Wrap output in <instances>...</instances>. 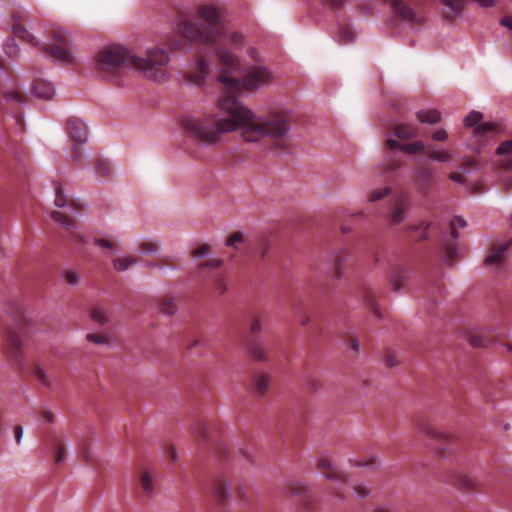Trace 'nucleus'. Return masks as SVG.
Listing matches in <instances>:
<instances>
[{"label": "nucleus", "instance_id": "nucleus-1", "mask_svg": "<svg viewBox=\"0 0 512 512\" xmlns=\"http://www.w3.org/2000/svg\"><path fill=\"white\" fill-rule=\"evenodd\" d=\"M222 116H188L184 119L185 132L195 141L205 145L220 143L221 136L241 129L245 142H258L269 139L277 148L286 149L290 140L292 115L285 111H275L255 115L235 98L227 97L219 103Z\"/></svg>", "mask_w": 512, "mask_h": 512}, {"label": "nucleus", "instance_id": "nucleus-2", "mask_svg": "<svg viewBox=\"0 0 512 512\" xmlns=\"http://www.w3.org/2000/svg\"><path fill=\"white\" fill-rule=\"evenodd\" d=\"M169 61L168 53L162 48H151L144 56H138L121 45H111L97 54L96 68L106 74H116L133 67L149 80L165 81L168 78L165 67Z\"/></svg>", "mask_w": 512, "mask_h": 512}, {"label": "nucleus", "instance_id": "nucleus-3", "mask_svg": "<svg viewBox=\"0 0 512 512\" xmlns=\"http://www.w3.org/2000/svg\"><path fill=\"white\" fill-rule=\"evenodd\" d=\"M182 31L191 41L200 44L225 43L234 48H240L244 45V35L238 31L229 32L225 25L203 26L200 23L186 21L183 23Z\"/></svg>", "mask_w": 512, "mask_h": 512}, {"label": "nucleus", "instance_id": "nucleus-4", "mask_svg": "<svg viewBox=\"0 0 512 512\" xmlns=\"http://www.w3.org/2000/svg\"><path fill=\"white\" fill-rule=\"evenodd\" d=\"M217 81L230 91H238L241 88L257 90L270 84L273 81V75L267 67L258 65L250 68L241 80L230 72L224 71L217 77Z\"/></svg>", "mask_w": 512, "mask_h": 512}, {"label": "nucleus", "instance_id": "nucleus-5", "mask_svg": "<svg viewBox=\"0 0 512 512\" xmlns=\"http://www.w3.org/2000/svg\"><path fill=\"white\" fill-rule=\"evenodd\" d=\"M51 35L54 40V43L47 44L45 47V51L50 56L63 63H74L75 57L71 51L70 41L66 31L59 26H54L51 29Z\"/></svg>", "mask_w": 512, "mask_h": 512}, {"label": "nucleus", "instance_id": "nucleus-6", "mask_svg": "<svg viewBox=\"0 0 512 512\" xmlns=\"http://www.w3.org/2000/svg\"><path fill=\"white\" fill-rule=\"evenodd\" d=\"M7 343V358L9 362L18 368L21 367L24 362V349L20 336L15 332L9 333Z\"/></svg>", "mask_w": 512, "mask_h": 512}, {"label": "nucleus", "instance_id": "nucleus-7", "mask_svg": "<svg viewBox=\"0 0 512 512\" xmlns=\"http://www.w3.org/2000/svg\"><path fill=\"white\" fill-rule=\"evenodd\" d=\"M198 17L206 22L203 26H219L222 24V13L219 8L213 5L202 4L197 8Z\"/></svg>", "mask_w": 512, "mask_h": 512}, {"label": "nucleus", "instance_id": "nucleus-8", "mask_svg": "<svg viewBox=\"0 0 512 512\" xmlns=\"http://www.w3.org/2000/svg\"><path fill=\"white\" fill-rule=\"evenodd\" d=\"M317 466L321 470L322 475L328 480H334L342 484L348 481L347 476L339 471L330 459L320 460Z\"/></svg>", "mask_w": 512, "mask_h": 512}, {"label": "nucleus", "instance_id": "nucleus-9", "mask_svg": "<svg viewBox=\"0 0 512 512\" xmlns=\"http://www.w3.org/2000/svg\"><path fill=\"white\" fill-rule=\"evenodd\" d=\"M67 131L75 144H83L87 141V128L84 122L78 118L67 122Z\"/></svg>", "mask_w": 512, "mask_h": 512}, {"label": "nucleus", "instance_id": "nucleus-10", "mask_svg": "<svg viewBox=\"0 0 512 512\" xmlns=\"http://www.w3.org/2000/svg\"><path fill=\"white\" fill-rule=\"evenodd\" d=\"M416 425L418 431L424 436H428L446 443L453 441V436L451 434L439 431L429 421L421 420L418 421Z\"/></svg>", "mask_w": 512, "mask_h": 512}, {"label": "nucleus", "instance_id": "nucleus-11", "mask_svg": "<svg viewBox=\"0 0 512 512\" xmlns=\"http://www.w3.org/2000/svg\"><path fill=\"white\" fill-rule=\"evenodd\" d=\"M408 202L404 196L397 197L390 213V224L399 225L407 219Z\"/></svg>", "mask_w": 512, "mask_h": 512}, {"label": "nucleus", "instance_id": "nucleus-12", "mask_svg": "<svg viewBox=\"0 0 512 512\" xmlns=\"http://www.w3.org/2000/svg\"><path fill=\"white\" fill-rule=\"evenodd\" d=\"M451 481L453 485L466 491H475L480 487V483L475 477L463 472L453 473Z\"/></svg>", "mask_w": 512, "mask_h": 512}, {"label": "nucleus", "instance_id": "nucleus-13", "mask_svg": "<svg viewBox=\"0 0 512 512\" xmlns=\"http://www.w3.org/2000/svg\"><path fill=\"white\" fill-rule=\"evenodd\" d=\"M209 74V63L205 59L199 58L194 65V70L189 72L187 78L190 82L200 85Z\"/></svg>", "mask_w": 512, "mask_h": 512}, {"label": "nucleus", "instance_id": "nucleus-14", "mask_svg": "<svg viewBox=\"0 0 512 512\" xmlns=\"http://www.w3.org/2000/svg\"><path fill=\"white\" fill-rule=\"evenodd\" d=\"M31 93L39 99L51 100L55 95V89L51 83L39 79L34 82Z\"/></svg>", "mask_w": 512, "mask_h": 512}, {"label": "nucleus", "instance_id": "nucleus-15", "mask_svg": "<svg viewBox=\"0 0 512 512\" xmlns=\"http://www.w3.org/2000/svg\"><path fill=\"white\" fill-rule=\"evenodd\" d=\"M217 55H218L219 62L224 67L227 68V69H224L222 71V73L224 71H227V72H230L232 74V72L230 70L239 69V60H238V58L233 53H231L227 48H220V49H218L217 50Z\"/></svg>", "mask_w": 512, "mask_h": 512}, {"label": "nucleus", "instance_id": "nucleus-16", "mask_svg": "<svg viewBox=\"0 0 512 512\" xmlns=\"http://www.w3.org/2000/svg\"><path fill=\"white\" fill-rule=\"evenodd\" d=\"M391 6L404 21H417L414 10L401 0H392Z\"/></svg>", "mask_w": 512, "mask_h": 512}, {"label": "nucleus", "instance_id": "nucleus-17", "mask_svg": "<svg viewBox=\"0 0 512 512\" xmlns=\"http://www.w3.org/2000/svg\"><path fill=\"white\" fill-rule=\"evenodd\" d=\"M271 383V377L266 374H258L253 377L252 387L255 394L263 396L267 393Z\"/></svg>", "mask_w": 512, "mask_h": 512}, {"label": "nucleus", "instance_id": "nucleus-18", "mask_svg": "<svg viewBox=\"0 0 512 512\" xmlns=\"http://www.w3.org/2000/svg\"><path fill=\"white\" fill-rule=\"evenodd\" d=\"M226 246L231 247L234 251H241V245L251 246L252 242L241 231H235L229 235L225 242Z\"/></svg>", "mask_w": 512, "mask_h": 512}, {"label": "nucleus", "instance_id": "nucleus-19", "mask_svg": "<svg viewBox=\"0 0 512 512\" xmlns=\"http://www.w3.org/2000/svg\"><path fill=\"white\" fill-rule=\"evenodd\" d=\"M394 134L400 139H411L418 136V127L412 124H396Z\"/></svg>", "mask_w": 512, "mask_h": 512}, {"label": "nucleus", "instance_id": "nucleus-20", "mask_svg": "<svg viewBox=\"0 0 512 512\" xmlns=\"http://www.w3.org/2000/svg\"><path fill=\"white\" fill-rule=\"evenodd\" d=\"M417 118L424 124H436L441 121V112L436 109H423L417 112Z\"/></svg>", "mask_w": 512, "mask_h": 512}, {"label": "nucleus", "instance_id": "nucleus-21", "mask_svg": "<svg viewBox=\"0 0 512 512\" xmlns=\"http://www.w3.org/2000/svg\"><path fill=\"white\" fill-rule=\"evenodd\" d=\"M50 217L53 221L60 224L62 227L69 231H74L77 229V223L63 212L52 211L50 212Z\"/></svg>", "mask_w": 512, "mask_h": 512}, {"label": "nucleus", "instance_id": "nucleus-22", "mask_svg": "<svg viewBox=\"0 0 512 512\" xmlns=\"http://www.w3.org/2000/svg\"><path fill=\"white\" fill-rule=\"evenodd\" d=\"M159 311L167 316L175 314L178 310L176 299L171 296H164L158 303Z\"/></svg>", "mask_w": 512, "mask_h": 512}, {"label": "nucleus", "instance_id": "nucleus-23", "mask_svg": "<svg viewBox=\"0 0 512 512\" xmlns=\"http://www.w3.org/2000/svg\"><path fill=\"white\" fill-rule=\"evenodd\" d=\"M229 491L230 486L224 481H216L213 485V495L220 505L228 499Z\"/></svg>", "mask_w": 512, "mask_h": 512}, {"label": "nucleus", "instance_id": "nucleus-24", "mask_svg": "<svg viewBox=\"0 0 512 512\" xmlns=\"http://www.w3.org/2000/svg\"><path fill=\"white\" fill-rule=\"evenodd\" d=\"M427 155L430 160L448 163L451 161L452 153L449 149H432L427 150Z\"/></svg>", "mask_w": 512, "mask_h": 512}, {"label": "nucleus", "instance_id": "nucleus-25", "mask_svg": "<svg viewBox=\"0 0 512 512\" xmlns=\"http://www.w3.org/2000/svg\"><path fill=\"white\" fill-rule=\"evenodd\" d=\"M187 20H184L182 21L181 25H180V34L181 36H178V35H173L171 36V38L168 40V46L173 49V50H182V49H185L186 46H187V43H186V40H189L190 42H193V43H196L195 41H191L188 37H186L182 31V27H183V23L186 22Z\"/></svg>", "mask_w": 512, "mask_h": 512}, {"label": "nucleus", "instance_id": "nucleus-26", "mask_svg": "<svg viewBox=\"0 0 512 512\" xmlns=\"http://www.w3.org/2000/svg\"><path fill=\"white\" fill-rule=\"evenodd\" d=\"M251 249L249 250V252H253V253H256V254H260L262 256L266 255V254H269V253H274V249H273V244L270 240L268 239H261L259 240L257 243H252V245L250 246Z\"/></svg>", "mask_w": 512, "mask_h": 512}, {"label": "nucleus", "instance_id": "nucleus-27", "mask_svg": "<svg viewBox=\"0 0 512 512\" xmlns=\"http://www.w3.org/2000/svg\"><path fill=\"white\" fill-rule=\"evenodd\" d=\"M34 376L43 386L48 388H52L54 386V381L51 375L42 366L36 365Z\"/></svg>", "mask_w": 512, "mask_h": 512}, {"label": "nucleus", "instance_id": "nucleus-28", "mask_svg": "<svg viewBox=\"0 0 512 512\" xmlns=\"http://www.w3.org/2000/svg\"><path fill=\"white\" fill-rule=\"evenodd\" d=\"M12 25H23L31 22V16L28 10L25 8H17L12 12Z\"/></svg>", "mask_w": 512, "mask_h": 512}, {"label": "nucleus", "instance_id": "nucleus-29", "mask_svg": "<svg viewBox=\"0 0 512 512\" xmlns=\"http://www.w3.org/2000/svg\"><path fill=\"white\" fill-rule=\"evenodd\" d=\"M13 32L18 35L24 41L38 46L39 42L37 39L30 33V31L23 25H12Z\"/></svg>", "mask_w": 512, "mask_h": 512}, {"label": "nucleus", "instance_id": "nucleus-30", "mask_svg": "<svg viewBox=\"0 0 512 512\" xmlns=\"http://www.w3.org/2000/svg\"><path fill=\"white\" fill-rule=\"evenodd\" d=\"M505 258H485L484 267L492 273H499L504 270L506 263Z\"/></svg>", "mask_w": 512, "mask_h": 512}, {"label": "nucleus", "instance_id": "nucleus-31", "mask_svg": "<svg viewBox=\"0 0 512 512\" xmlns=\"http://www.w3.org/2000/svg\"><path fill=\"white\" fill-rule=\"evenodd\" d=\"M86 339L93 344L109 346L112 342V337L108 333H88Z\"/></svg>", "mask_w": 512, "mask_h": 512}, {"label": "nucleus", "instance_id": "nucleus-32", "mask_svg": "<svg viewBox=\"0 0 512 512\" xmlns=\"http://www.w3.org/2000/svg\"><path fill=\"white\" fill-rule=\"evenodd\" d=\"M53 186L55 189V199H54L55 206L58 208L65 207L68 203V199H67V195L65 194V192L62 189L61 183L55 181V182H53Z\"/></svg>", "mask_w": 512, "mask_h": 512}, {"label": "nucleus", "instance_id": "nucleus-33", "mask_svg": "<svg viewBox=\"0 0 512 512\" xmlns=\"http://www.w3.org/2000/svg\"><path fill=\"white\" fill-rule=\"evenodd\" d=\"M136 264L135 258H114L113 261V267L119 272H124Z\"/></svg>", "mask_w": 512, "mask_h": 512}, {"label": "nucleus", "instance_id": "nucleus-34", "mask_svg": "<svg viewBox=\"0 0 512 512\" xmlns=\"http://www.w3.org/2000/svg\"><path fill=\"white\" fill-rule=\"evenodd\" d=\"M95 244L98 245L103 253L113 254L118 253V246L115 242L107 239H95Z\"/></svg>", "mask_w": 512, "mask_h": 512}, {"label": "nucleus", "instance_id": "nucleus-35", "mask_svg": "<svg viewBox=\"0 0 512 512\" xmlns=\"http://www.w3.org/2000/svg\"><path fill=\"white\" fill-rule=\"evenodd\" d=\"M62 278L68 285H77L81 282V276L75 269H67L62 272Z\"/></svg>", "mask_w": 512, "mask_h": 512}, {"label": "nucleus", "instance_id": "nucleus-36", "mask_svg": "<svg viewBox=\"0 0 512 512\" xmlns=\"http://www.w3.org/2000/svg\"><path fill=\"white\" fill-rule=\"evenodd\" d=\"M3 48H4V53L9 58H14V57L18 56L20 53V48L16 44V42L13 38H7L4 42Z\"/></svg>", "mask_w": 512, "mask_h": 512}, {"label": "nucleus", "instance_id": "nucleus-37", "mask_svg": "<svg viewBox=\"0 0 512 512\" xmlns=\"http://www.w3.org/2000/svg\"><path fill=\"white\" fill-rule=\"evenodd\" d=\"M390 193L391 189L389 187L377 188L369 192L367 199L369 202H377L388 196Z\"/></svg>", "mask_w": 512, "mask_h": 512}, {"label": "nucleus", "instance_id": "nucleus-38", "mask_svg": "<svg viewBox=\"0 0 512 512\" xmlns=\"http://www.w3.org/2000/svg\"><path fill=\"white\" fill-rule=\"evenodd\" d=\"M483 114L478 111H471L464 119V125L466 127H475L481 124Z\"/></svg>", "mask_w": 512, "mask_h": 512}, {"label": "nucleus", "instance_id": "nucleus-39", "mask_svg": "<svg viewBox=\"0 0 512 512\" xmlns=\"http://www.w3.org/2000/svg\"><path fill=\"white\" fill-rule=\"evenodd\" d=\"M53 448L55 450V464H61L66 458V449L64 444L60 440H55L53 442Z\"/></svg>", "mask_w": 512, "mask_h": 512}, {"label": "nucleus", "instance_id": "nucleus-40", "mask_svg": "<svg viewBox=\"0 0 512 512\" xmlns=\"http://www.w3.org/2000/svg\"><path fill=\"white\" fill-rule=\"evenodd\" d=\"M222 265H223V262L220 258H214V259L206 260V261L200 263L199 268L201 269L202 273L205 274V271L207 269L219 270Z\"/></svg>", "mask_w": 512, "mask_h": 512}, {"label": "nucleus", "instance_id": "nucleus-41", "mask_svg": "<svg viewBox=\"0 0 512 512\" xmlns=\"http://www.w3.org/2000/svg\"><path fill=\"white\" fill-rule=\"evenodd\" d=\"M512 240L498 241L493 245V252L491 256H502L506 253L511 246Z\"/></svg>", "mask_w": 512, "mask_h": 512}, {"label": "nucleus", "instance_id": "nucleus-42", "mask_svg": "<svg viewBox=\"0 0 512 512\" xmlns=\"http://www.w3.org/2000/svg\"><path fill=\"white\" fill-rule=\"evenodd\" d=\"M91 318L95 323L99 325H104L108 322L106 311L102 308H94L91 311Z\"/></svg>", "mask_w": 512, "mask_h": 512}, {"label": "nucleus", "instance_id": "nucleus-43", "mask_svg": "<svg viewBox=\"0 0 512 512\" xmlns=\"http://www.w3.org/2000/svg\"><path fill=\"white\" fill-rule=\"evenodd\" d=\"M141 487L147 494H151L154 490L153 478L149 472H144L140 478Z\"/></svg>", "mask_w": 512, "mask_h": 512}, {"label": "nucleus", "instance_id": "nucleus-44", "mask_svg": "<svg viewBox=\"0 0 512 512\" xmlns=\"http://www.w3.org/2000/svg\"><path fill=\"white\" fill-rule=\"evenodd\" d=\"M496 130V125L492 122H484L476 126L474 130L475 135H483L486 136Z\"/></svg>", "mask_w": 512, "mask_h": 512}, {"label": "nucleus", "instance_id": "nucleus-45", "mask_svg": "<svg viewBox=\"0 0 512 512\" xmlns=\"http://www.w3.org/2000/svg\"><path fill=\"white\" fill-rule=\"evenodd\" d=\"M141 253L144 256H148L150 254H154L158 252V244L152 240H144L141 243Z\"/></svg>", "mask_w": 512, "mask_h": 512}, {"label": "nucleus", "instance_id": "nucleus-46", "mask_svg": "<svg viewBox=\"0 0 512 512\" xmlns=\"http://www.w3.org/2000/svg\"><path fill=\"white\" fill-rule=\"evenodd\" d=\"M424 148L425 145L422 141H415L413 143L401 146V150L407 154H416L422 151Z\"/></svg>", "mask_w": 512, "mask_h": 512}, {"label": "nucleus", "instance_id": "nucleus-47", "mask_svg": "<svg viewBox=\"0 0 512 512\" xmlns=\"http://www.w3.org/2000/svg\"><path fill=\"white\" fill-rule=\"evenodd\" d=\"M430 226H431V222L423 221L418 225L410 226L409 229H410V231L422 230V234L416 240L423 241L428 238L427 231L430 228Z\"/></svg>", "mask_w": 512, "mask_h": 512}, {"label": "nucleus", "instance_id": "nucleus-48", "mask_svg": "<svg viewBox=\"0 0 512 512\" xmlns=\"http://www.w3.org/2000/svg\"><path fill=\"white\" fill-rule=\"evenodd\" d=\"M3 98L6 101H16L19 104L25 103L24 96L16 90H10L2 93Z\"/></svg>", "mask_w": 512, "mask_h": 512}, {"label": "nucleus", "instance_id": "nucleus-49", "mask_svg": "<svg viewBox=\"0 0 512 512\" xmlns=\"http://www.w3.org/2000/svg\"><path fill=\"white\" fill-rule=\"evenodd\" d=\"M416 177L419 184H425L432 180V173L427 168L419 169L416 172Z\"/></svg>", "mask_w": 512, "mask_h": 512}, {"label": "nucleus", "instance_id": "nucleus-50", "mask_svg": "<svg viewBox=\"0 0 512 512\" xmlns=\"http://www.w3.org/2000/svg\"><path fill=\"white\" fill-rule=\"evenodd\" d=\"M96 174L100 180L106 179L109 177V168L108 166L102 162L98 161L95 166Z\"/></svg>", "mask_w": 512, "mask_h": 512}, {"label": "nucleus", "instance_id": "nucleus-51", "mask_svg": "<svg viewBox=\"0 0 512 512\" xmlns=\"http://www.w3.org/2000/svg\"><path fill=\"white\" fill-rule=\"evenodd\" d=\"M365 302H366V305L367 307L369 308L370 311H372L373 313H375V315L378 317V318H382V315L380 313V310H379V306H378V303L377 301L375 300L374 296L373 295H368L365 299Z\"/></svg>", "mask_w": 512, "mask_h": 512}, {"label": "nucleus", "instance_id": "nucleus-52", "mask_svg": "<svg viewBox=\"0 0 512 512\" xmlns=\"http://www.w3.org/2000/svg\"><path fill=\"white\" fill-rule=\"evenodd\" d=\"M442 3L456 15L460 14L463 10V4L459 0H442Z\"/></svg>", "mask_w": 512, "mask_h": 512}, {"label": "nucleus", "instance_id": "nucleus-53", "mask_svg": "<svg viewBox=\"0 0 512 512\" xmlns=\"http://www.w3.org/2000/svg\"><path fill=\"white\" fill-rule=\"evenodd\" d=\"M353 492L357 498H366L370 495V489L363 484H355Z\"/></svg>", "mask_w": 512, "mask_h": 512}, {"label": "nucleus", "instance_id": "nucleus-54", "mask_svg": "<svg viewBox=\"0 0 512 512\" xmlns=\"http://www.w3.org/2000/svg\"><path fill=\"white\" fill-rule=\"evenodd\" d=\"M498 155H510L512 154V140L502 142L496 150Z\"/></svg>", "mask_w": 512, "mask_h": 512}, {"label": "nucleus", "instance_id": "nucleus-55", "mask_svg": "<svg viewBox=\"0 0 512 512\" xmlns=\"http://www.w3.org/2000/svg\"><path fill=\"white\" fill-rule=\"evenodd\" d=\"M71 161L76 166H82L83 164V154L77 144L73 147V155L71 157Z\"/></svg>", "mask_w": 512, "mask_h": 512}, {"label": "nucleus", "instance_id": "nucleus-56", "mask_svg": "<svg viewBox=\"0 0 512 512\" xmlns=\"http://www.w3.org/2000/svg\"><path fill=\"white\" fill-rule=\"evenodd\" d=\"M432 139L439 142L446 141L448 139V133L445 129H438L432 134Z\"/></svg>", "mask_w": 512, "mask_h": 512}, {"label": "nucleus", "instance_id": "nucleus-57", "mask_svg": "<svg viewBox=\"0 0 512 512\" xmlns=\"http://www.w3.org/2000/svg\"><path fill=\"white\" fill-rule=\"evenodd\" d=\"M210 253V246L208 244L201 245L197 249H195L191 256H207Z\"/></svg>", "mask_w": 512, "mask_h": 512}, {"label": "nucleus", "instance_id": "nucleus-58", "mask_svg": "<svg viewBox=\"0 0 512 512\" xmlns=\"http://www.w3.org/2000/svg\"><path fill=\"white\" fill-rule=\"evenodd\" d=\"M262 320L260 318H254L250 325V331L253 334H258L262 331Z\"/></svg>", "mask_w": 512, "mask_h": 512}, {"label": "nucleus", "instance_id": "nucleus-59", "mask_svg": "<svg viewBox=\"0 0 512 512\" xmlns=\"http://www.w3.org/2000/svg\"><path fill=\"white\" fill-rule=\"evenodd\" d=\"M482 8H491L495 5V0H471Z\"/></svg>", "mask_w": 512, "mask_h": 512}, {"label": "nucleus", "instance_id": "nucleus-60", "mask_svg": "<svg viewBox=\"0 0 512 512\" xmlns=\"http://www.w3.org/2000/svg\"><path fill=\"white\" fill-rule=\"evenodd\" d=\"M450 179L453 182H456V183H459V184H462V183L465 182V177L461 173H451L450 174Z\"/></svg>", "mask_w": 512, "mask_h": 512}, {"label": "nucleus", "instance_id": "nucleus-61", "mask_svg": "<svg viewBox=\"0 0 512 512\" xmlns=\"http://www.w3.org/2000/svg\"><path fill=\"white\" fill-rule=\"evenodd\" d=\"M15 440L19 444L23 437V427L21 425H17L14 429Z\"/></svg>", "mask_w": 512, "mask_h": 512}, {"label": "nucleus", "instance_id": "nucleus-62", "mask_svg": "<svg viewBox=\"0 0 512 512\" xmlns=\"http://www.w3.org/2000/svg\"><path fill=\"white\" fill-rule=\"evenodd\" d=\"M500 24L502 26L507 27L508 29L512 30V16H505L500 20Z\"/></svg>", "mask_w": 512, "mask_h": 512}, {"label": "nucleus", "instance_id": "nucleus-63", "mask_svg": "<svg viewBox=\"0 0 512 512\" xmlns=\"http://www.w3.org/2000/svg\"><path fill=\"white\" fill-rule=\"evenodd\" d=\"M251 354H252L253 358H255L257 360H262L265 358V353L261 349L255 348L251 351Z\"/></svg>", "mask_w": 512, "mask_h": 512}, {"label": "nucleus", "instance_id": "nucleus-64", "mask_svg": "<svg viewBox=\"0 0 512 512\" xmlns=\"http://www.w3.org/2000/svg\"><path fill=\"white\" fill-rule=\"evenodd\" d=\"M215 285H216L217 289L219 290L220 294H224L227 291V287L221 279H217L215 282Z\"/></svg>", "mask_w": 512, "mask_h": 512}]
</instances>
